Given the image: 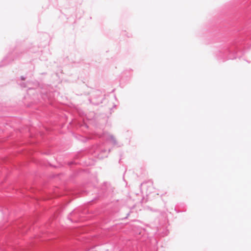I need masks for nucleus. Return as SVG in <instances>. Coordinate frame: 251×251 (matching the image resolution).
<instances>
[{"mask_svg": "<svg viewBox=\"0 0 251 251\" xmlns=\"http://www.w3.org/2000/svg\"><path fill=\"white\" fill-rule=\"evenodd\" d=\"M123 203V200H117L111 201V215L119 211Z\"/></svg>", "mask_w": 251, "mask_h": 251, "instance_id": "obj_2", "label": "nucleus"}, {"mask_svg": "<svg viewBox=\"0 0 251 251\" xmlns=\"http://www.w3.org/2000/svg\"><path fill=\"white\" fill-rule=\"evenodd\" d=\"M112 143L113 147L120 146L121 145L119 144L115 137L111 135V144Z\"/></svg>", "mask_w": 251, "mask_h": 251, "instance_id": "obj_3", "label": "nucleus"}, {"mask_svg": "<svg viewBox=\"0 0 251 251\" xmlns=\"http://www.w3.org/2000/svg\"><path fill=\"white\" fill-rule=\"evenodd\" d=\"M116 105L115 104H113V108L116 107Z\"/></svg>", "mask_w": 251, "mask_h": 251, "instance_id": "obj_5", "label": "nucleus"}, {"mask_svg": "<svg viewBox=\"0 0 251 251\" xmlns=\"http://www.w3.org/2000/svg\"><path fill=\"white\" fill-rule=\"evenodd\" d=\"M112 192H113V190H112V189L111 188V193Z\"/></svg>", "mask_w": 251, "mask_h": 251, "instance_id": "obj_6", "label": "nucleus"}, {"mask_svg": "<svg viewBox=\"0 0 251 251\" xmlns=\"http://www.w3.org/2000/svg\"><path fill=\"white\" fill-rule=\"evenodd\" d=\"M129 214H130L129 212L127 213V214H126V216L125 217H124V218H122V220H125V219H127L128 216H129Z\"/></svg>", "mask_w": 251, "mask_h": 251, "instance_id": "obj_4", "label": "nucleus"}, {"mask_svg": "<svg viewBox=\"0 0 251 251\" xmlns=\"http://www.w3.org/2000/svg\"><path fill=\"white\" fill-rule=\"evenodd\" d=\"M114 98H115V99H116V97L115 96H114Z\"/></svg>", "mask_w": 251, "mask_h": 251, "instance_id": "obj_7", "label": "nucleus"}, {"mask_svg": "<svg viewBox=\"0 0 251 251\" xmlns=\"http://www.w3.org/2000/svg\"><path fill=\"white\" fill-rule=\"evenodd\" d=\"M140 189L143 193L145 192L147 195L151 193L153 189L152 181L149 180L141 183L140 184Z\"/></svg>", "mask_w": 251, "mask_h": 251, "instance_id": "obj_1", "label": "nucleus"}]
</instances>
